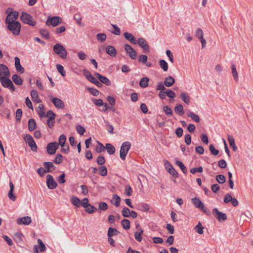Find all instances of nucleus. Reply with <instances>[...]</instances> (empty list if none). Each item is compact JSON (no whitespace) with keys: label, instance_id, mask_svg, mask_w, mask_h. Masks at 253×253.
<instances>
[{"label":"nucleus","instance_id":"5701e85b","mask_svg":"<svg viewBox=\"0 0 253 253\" xmlns=\"http://www.w3.org/2000/svg\"><path fill=\"white\" fill-rule=\"evenodd\" d=\"M106 52L112 57H115L116 56V50L115 47L112 45H108L106 46Z\"/></svg>","mask_w":253,"mask_h":253},{"label":"nucleus","instance_id":"aec40b11","mask_svg":"<svg viewBox=\"0 0 253 253\" xmlns=\"http://www.w3.org/2000/svg\"><path fill=\"white\" fill-rule=\"evenodd\" d=\"M15 60V66L16 70L18 72H19L21 74H22L24 72V68L21 65L20 59L18 57H15L14 58Z\"/></svg>","mask_w":253,"mask_h":253},{"label":"nucleus","instance_id":"69168bd1","mask_svg":"<svg viewBox=\"0 0 253 253\" xmlns=\"http://www.w3.org/2000/svg\"><path fill=\"white\" fill-rule=\"evenodd\" d=\"M91 100L97 106H100L104 104L103 100L101 99H96L95 98H92Z\"/></svg>","mask_w":253,"mask_h":253},{"label":"nucleus","instance_id":"bb28decb","mask_svg":"<svg viewBox=\"0 0 253 253\" xmlns=\"http://www.w3.org/2000/svg\"><path fill=\"white\" fill-rule=\"evenodd\" d=\"M13 82L17 85H22L23 82L22 79L17 74H14L12 77Z\"/></svg>","mask_w":253,"mask_h":253},{"label":"nucleus","instance_id":"6e6d98bb","mask_svg":"<svg viewBox=\"0 0 253 253\" xmlns=\"http://www.w3.org/2000/svg\"><path fill=\"white\" fill-rule=\"evenodd\" d=\"M130 211L127 208L125 207L122 211V214L124 217H128L130 216Z\"/></svg>","mask_w":253,"mask_h":253},{"label":"nucleus","instance_id":"4c0bfd02","mask_svg":"<svg viewBox=\"0 0 253 253\" xmlns=\"http://www.w3.org/2000/svg\"><path fill=\"white\" fill-rule=\"evenodd\" d=\"M66 141V136L64 134H61L59 138L58 144L60 145L61 147H64L66 145L65 142Z\"/></svg>","mask_w":253,"mask_h":253},{"label":"nucleus","instance_id":"a19ab883","mask_svg":"<svg viewBox=\"0 0 253 253\" xmlns=\"http://www.w3.org/2000/svg\"><path fill=\"white\" fill-rule=\"evenodd\" d=\"M140 232L136 231L134 233V237L136 241L141 242L142 241L141 235L143 233V230L142 229H139Z\"/></svg>","mask_w":253,"mask_h":253},{"label":"nucleus","instance_id":"39448f33","mask_svg":"<svg viewBox=\"0 0 253 253\" xmlns=\"http://www.w3.org/2000/svg\"><path fill=\"white\" fill-rule=\"evenodd\" d=\"M21 20L25 24L30 26H34L36 24V22L33 20V17L29 13L22 12L20 16Z\"/></svg>","mask_w":253,"mask_h":253},{"label":"nucleus","instance_id":"20e7f679","mask_svg":"<svg viewBox=\"0 0 253 253\" xmlns=\"http://www.w3.org/2000/svg\"><path fill=\"white\" fill-rule=\"evenodd\" d=\"M9 77L0 76V82L4 87L7 88L11 91H14L15 89V86Z\"/></svg>","mask_w":253,"mask_h":253},{"label":"nucleus","instance_id":"cd10ccee","mask_svg":"<svg viewBox=\"0 0 253 253\" xmlns=\"http://www.w3.org/2000/svg\"><path fill=\"white\" fill-rule=\"evenodd\" d=\"M231 68V73L233 77V78L236 82H237L238 80V75L236 69V65L235 64H232Z\"/></svg>","mask_w":253,"mask_h":253},{"label":"nucleus","instance_id":"a211bd4d","mask_svg":"<svg viewBox=\"0 0 253 253\" xmlns=\"http://www.w3.org/2000/svg\"><path fill=\"white\" fill-rule=\"evenodd\" d=\"M43 165L47 172H51L56 169L55 166L51 162H45Z\"/></svg>","mask_w":253,"mask_h":253},{"label":"nucleus","instance_id":"f8f14e48","mask_svg":"<svg viewBox=\"0 0 253 253\" xmlns=\"http://www.w3.org/2000/svg\"><path fill=\"white\" fill-rule=\"evenodd\" d=\"M94 75L102 84H103L108 86L111 85V83L110 81L106 77L102 76L100 74L97 72H95Z\"/></svg>","mask_w":253,"mask_h":253},{"label":"nucleus","instance_id":"ea45409f","mask_svg":"<svg viewBox=\"0 0 253 253\" xmlns=\"http://www.w3.org/2000/svg\"><path fill=\"white\" fill-rule=\"evenodd\" d=\"M40 33L41 36L45 39H49V32L45 29H42L40 30Z\"/></svg>","mask_w":253,"mask_h":253},{"label":"nucleus","instance_id":"c03bdc74","mask_svg":"<svg viewBox=\"0 0 253 253\" xmlns=\"http://www.w3.org/2000/svg\"><path fill=\"white\" fill-rule=\"evenodd\" d=\"M121 224L125 229L127 230L130 228V222L127 219H123L121 221Z\"/></svg>","mask_w":253,"mask_h":253},{"label":"nucleus","instance_id":"7c9ffc66","mask_svg":"<svg viewBox=\"0 0 253 253\" xmlns=\"http://www.w3.org/2000/svg\"><path fill=\"white\" fill-rule=\"evenodd\" d=\"M31 96L32 99L34 102H41V100L39 99L38 100L39 97L38 92L36 90L33 89L31 91Z\"/></svg>","mask_w":253,"mask_h":253},{"label":"nucleus","instance_id":"e433bc0d","mask_svg":"<svg viewBox=\"0 0 253 253\" xmlns=\"http://www.w3.org/2000/svg\"><path fill=\"white\" fill-rule=\"evenodd\" d=\"M159 65L161 69L164 71H167L168 70V64L167 62L164 59L159 61Z\"/></svg>","mask_w":253,"mask_h":253},{"label":"nucleus","instance_id":"393cba45","mask_svg":"<svg viewBox=\"0 0 253 253\" xmlns=\"http://www.w3.org/2000/svg\"><path fill=\"white\" fill-rule=\"evenodd\" d=\"M187 116L188 117H191V119L195 122L199 123L200 121V118L198 115L195 114L194 112L188 111L187 113Z\"/></svg>","mask_w":253,"mask_h":253},{"label":"nucleus","instance_id":"7ed1b4c3","mask_svg":"<svg viewBox=\"0 0 253 253\" xmlns=\"http://www.w3.org/2000/svg\"><path fill=\"white\" fill-rule=\"evenodd\" d=\"M130 147L131 143L128 141H126L122 143L120 151V158L122 160H125L126 159V156L130 149Z\"/></svg>","mask_w":253,"mask_h":253},{"label":"nucleus","instance_id":"a878e982","mask_svg":"<svg viewBox=\"0 0 253 253\" xmlns=\"http://www.w3.org/2000/svg\"><path fill=\"white\" fill-rule=\"evenodd\" d=\"M105 149L107 150V152L109 155L114 154L116 151L115 147L110 143L106 144Z\"/></svg>","mask_w":253,"mask_h":253},{"label":"nucleus","instance_id":"052dcab7","mask_svg":"<svg viewBox=\"0 0 253 253\" xmlns=\"http://www.w3.org/2000/svg\"><path fill=\"white\" fill-rule=\"evenodd\" d=\"M62 156L60 154L56 155L55 159L53 160V163L56 164H59L62 162Z\"/></svg>","mask_w":253,"mask_h":253},{"label":"nucleus","instance_id":"603ef678","mask_svg":"<svg viewBox=\"0 0 253 253\" xmlns=\"http://www.w3.org/2000/svg\"><path fill=\"white\" fill-rule=\"evenodd\" d=\"M113 199L114 200L115 203H113L116 207L120 206L121 202V198L117 194L113 195Z\"/></svg>","mask_w":253,"mask_h":253},{"label":"nucleus","instance_id":"338daca9","mask_svg":"<svg viewBox=\"0 0 253 253\" xmlns=\"http://www.w3.org/2000/svg\"><path fill=\"white\" fill-rule=\"evenodd\" d=\"M76 130L81 135H83L85 131L84 128L81 125L76 126Z\"/></svg>","mask_w":253,"mask_h":253},{"label":"nucleus","instance_id":"6e6552de","mask_svg":"<svg viewBox=\"0 0 253 253\" xmlns=\"http://www.w3.org/2000/svg\"><path fill=\"white\" fill-rule=\"evenodd\" d=\"M59 144L57 142H50L46 146L47 152L49 155H53L56 153Z\"/></svg>","mask_w":253,"mask_h":253},{"label":"nucleus","instance_id":"412c9836","mask_svg":"<svg viewBox=\"0 0 253 253\" xmlns=\"http://www.w3.org/2000/svg\"><path fill=\"white\" fill-rule=\"evenodd\" d=\"M10 190L8 193V198L12 201H15L16 200V196L13 194L14 191V184L10 181L9 183Z\"/></svg>","mask_w":253,"mask_h":253},{"label":"nucleus","instance_id":"8fccbe9b","mask_svg":"<svg viewBox=\"0 0 253 253\" xmlns=\"http://www.w3.org/2000/svg\"><path fill=\"white\" fill-rule=\"evenodd\" d=\"M98 145L96 146L95 148V151L97 153H99L101 152L104 151L105 149V146H104L99 141H97Z\"/></svg>","mask_w":253,"mask_h":253},{"label":"nucleus","instance_id":"4be33fe9","mask_svg":"<svg viewBox=\"0 0 253 253\" xmlns=\"http://www.w3.org/2000/svg\"><path fill=\"white\" fill-rule=\"evenodd\" d=\"M175 83V80L174 78L169 76L166 78L164 80V84L167 87H170L172 86Z\"/></svg>","mask_w":253,"mask_h":253},{"label":"nucleus","instance_id":"680f3d73","mask_svg":"<svg viewBox=\"0 0 253 253\" xmlns=\"http://www.w3.org/2000/svg\"><path fill=\"white\" fill-rule=\"evenodd\" d=\"M216 180L218 183L222 184L225 182V177L222 174H219L216 176Z\"/></svg>","mask_w":253,"mask_h":253},{"label":"nucleus","instance_id":"de8ad7c7","mask_svg":"<svg viewBox=\"0 0 253 253\" xmlns=\"http://www.w3.org/2000/svg\"><path fill=\"white\" fill-rule=\"evenodd\" d=\"M163 111L168 116L172 115V111L169 106H164L163 108Z\"/></svg>","mask_w":253,"mask_h":253},{"label":"nucleus","instance_id":"864d4df0","mask_svg":"<svg viewBox=\"0 0 253 253\" xmlns=\"http://www.w3.org/2000/svg\"><path fill=\"white\" fill-rule=\"evenodd\" d=\"M74 19L76 21L79 25L81 26L82 25V18L80 13H76L74 16Z\"/></svg>","mask_w":253,"mask_h":253},{"label":"nucleus","instance_id":"6ab92c4d","mask_svg":"<svg viewBox=\"0 0 253 253\" xmlns=\"http://www.w3.org/2000/svg\"><path fill=\"white\" fill-rule=\"evenodd\" d=\"M124 37L127 41H129L131 43L136 44L137 43V40L136 38L130 33L125 32L124 33Z\"/></svg>","mask_w":253,"mask_h":253},{"label":"nucleus","instance_id":"1a4fd4ad","mask_svg":"<svg viewBox=\"0 0 253 253\" xmlns=\"http://www.w3.org/2000/svg\"><path fill=\"white\" fill-rule=\"evenodd\" d=\"M46 184L49 189H54L57 186V183L54 180L53 176L49 174L46 176Z\"/></svg>","mask_w":253,"mask_h":253},{"label":"nucleus","instance_id":"2f4dec72","mask_svg":"<svg viewBox=\"0 0 253 253\" xmlns=\"http://www.w3.org/2000/svg\"><path fill=\"white\" fill-rule=\"evenodd\" d=\"M149 81V79L147 77H143L141 79L139 82V85L143 88L146 87L148 86V82Z\"/></svg>","mask_w":253,"mask_h":253},{"label":"nucleus","instance_id":"58836bf2","mask_svg":"<svg viewBox=\"0 0 253 253\" xmlns=\"http://www.w3.org/2000/svg\"><path fill=\"white\" fill-rule=\"evenodd\" d=\"M71 201L72 204L73 205L76 206L77 207H80L81 201L78 197H77L76 196H73L71 198Z\"/></svg>","mask_w":253,"mask_h":253},{"label":"nucleus","instance_id":"2eb2a0df","mask_svg":"<svg viewBox=\"0 0 253 253\" xmlns=\"http://www.w3.org/2000/svg\"><path fill=\"white\" fill-rule=\"evenodd\" d=\"M10 75V72L7 67L3 64H0V76L9 77Z\"/></svg>","mask_w":253,"mask_h":253},{"label":"nucleus","instance_id":"09e8293b","mask_svg":"<svg viewBox=\"0 0 253 253\" xmlns=\"http://www.w3.org/2000/svg\"><path fill=\"white\" fill-rule=\"evenodd\" d=\"M45 117L48 118V120H54L56 115L53 113V112L51 110H49L47 112Z\"/></svg>","mask_w":253,"mask_h":253},{"label":"nucleus","instance_id":"9b49d317","mask_svg":"<svg viewBox=\"0 0 253 253\" xmlns=\"http://www.w3.org/2000/svg\"><path fill=\"white\" fill-rule=\"evenodd\" d=\"M212 213L219 221H224L227 219L226 214L219 211L217 208L213 209Z\"/></svg>","mask_w":253,"mask_h":253},{"label":"nucleus","instance_id":"4d7b16f0","mask_svg":"<svg viewBox=\"0 0 253 253\" xmlns=\"http://www.w3.org/2000/svg\"><path fill=\"white\" fill-rule=\"evenodd\" d=\"M209 149L211 153L214 156L217 155L219 153V151L215 148L213 144L209 145Z\"/></svg>","mask_w":253,"mask_h":253},{"label":"nucleus","instance_id":"f257e3e1","mask_svg":"<svg viewBox=\"0 0 253 253\" xmlns=\"http://www.w3.org/2000/svg\"><path fill=\"white\" fill-rule=\"evenodd\" d=\"M5 23L7 25L8 29L15 36L19 35L21 29V24L17 21L10 20V15H7L5 19Z\"/></svg>","mask_w":253,"mask_h":253},{"label":"nucleus","instance_id":"0eeeda50","mask_svg":"<svg viewBox=\"0 0 253 253\" xmlns=\"http://www.w3.org/2000/svg\"><path fill=\"white\" fill-rule=\"evenodd\" d=\"M24 139L26 142L28 144L31 150L33 151L36 152L38 147L33 137L30 134H27L25 136Z\"/></svg>","mask_w":253,"mask_h":253},{"label":"nucleus","instance_id":"37998d69","mask_svg":"<svg viewBox=\"0 0 253 253\" xmlns=\"http://www.w3.org/2000/svg\"><path fill=\"white\" fill-rule=\"evenodd\" d=\"M7 15H10V21L12 20H15L17 19L19 16V13L17 11H10L9 13H8Z\"/></svg>","mask_w":253,"mask_h":253},{"label":"nucleus","instance_id":"f3484780","mask_svg":"<svg viewBox=\"0 0 253 253\" xmlns=\"http://www.w3.org/2000/svg\"><path fill=\"white\" fill-rule=\"evenodd\" d=\"M52 102L54 104L55 106L57 108L62 109L65 106L64 102L61 99L58 98H53Z\"/></svg>","mask_w":253,"mask_h":253},{"label":"nucleus","instance_id":"9d476101","mask_svg":"<svg viewBox=\"0 0 253 253\" xmlns=\"http://www.w3.org/2000/svg\"><path fill=\"white\" fill-rule=\"evenodd\" d=\"M124 47L126 53L132 59H136L137 55L136 52L130 45L126 44Z\"/></svg>","mask_w":253,"mask_h":253},{"label":"nucleus","instance_id":"79ce46f5","mask_svg":"<svg viewBox=\"0 0 253 253\" xmlns=\"http://www.w3.org/2000/svg\"><path fill=\"white\" fill-rule=\"evenodd\" d=\"M99 174L103 176H105L107 174V169L105 166H101L99 167Z\"/></svg>","mask_w":253,"mask_h":253},{"label":"nucleus","instance_id":"a18cd8bd","mask_svg":"<svg viewBox=\"0 0 253 253\" xmlns=\"http://www.w3.org/2000/svg\"><path fill=\"white\" fill-rule=\"evenodd\" d=\"M96 37L98 41L103 42L106 40L107 36L104 33H99L96 35Z\"/></svg>","mask_w":253,"mask_h":253},{"label":"nucleus","instance_id":"4468645a","mask_svg":"<svg viewBox=\"0 0 253 253\" xmlns=\"http://www.w3.org/2000/svg\"><path fill=\"white\" fill-rule=\"evenodd\" d=\"M166 169H168V172L170 174L174 176V177H178V173L174 169L171 164L167 161V163H165Z\"/></svg>","mask_w":253,"mask_h":253},{"label":"nucleus","instance_id":"c756f323","mask_svg":"<svg viewBox=\"0 0 253 253\" xmlns=\"http://www.w3.org/2000/svg\"><path fill=\"white\" fill-rule=\"evenodd\" d=\"M120 233V232L116 228L109 227L107 235L108 237H112L114 235H117Z\"/></svg>","mask_w":253,"mask_h":253},{"label":"nucleus","instance_id":"f03ea898","mask_svg":"<svg viewBox=\"0 0 253 253\" xmlns=\"http://www.w3.org/2000/svg\"><path fill=\"white\" fill-rule=\"evenodd\" d=\"M54 52L62 59H66L67 52L65 47L60 43H56L53 47Z\"/></svg>","mask_w":253,"mask_h":253},{"label":"nucleus","instance_id":"bf43d9fd","mask_svg":"<svg viewBox=\"0 0 253 253\" xmlns=\"http://www.w3.org/2000/svg\"><path fill=\"white\" fill-rule=\"evenodd\" d=\"M97 210V209L93 206L90 204L88 206L87 208L85 209V211L88 213H92Z\"/></svg>","mask_w":253,"mask_h":253},{"label":"nucleus","instance_id":"72a5a7b5","mask_svg":"<svg viewBox=\"0 0 253 253\" xmlns=\"http://www.w3.org/2000/svg\"><path fill=\"white\" fill-rule=\"evenodd\" d=\"M192 203L196 208H200L203 203L197 197H195L192 199Z\"/></svg>","mask_w":253,"mask_h":253},{"label":"nucleus","instance_id":"5fc2aeb1","mask_svg":"<svg viewBox=\"0 0 253 253\" xmlns=\"http://www.w3.org/2000/svg\"><path fill=\"white\" fill-rule=\"evenodd\" d=\"M87 90L93 96H97L99 95V92L96 89H95V88H93L92 87H87Z\"/></svg>","mask_w":253,"mask_h":253},{"label":"nucleus","instance_id":"ddd939ff","mask_svg":"<svg viewBox=\"0 0 253 253\" xmlns=\"http://www.w3.org/2000/svg\"><path fill=\"white\" fill-rule=\"evenodd\" d=\"M137 43L143 49L144 52H149V45L145 39L142 38H139L137 40Z\"/></svg>","mask_w":253,"mask_h":253},{"label":"nucleus","instance_id":"f704fd0d","mask_svg":"<svg viewBox=\"0 0 253 253\" xmlns=\"http://www.w3.org/2000/svg\"><path fill=\"white\" fill-rule=\"evenodd\" d=\"M180 97L181 99L186 104H189L190 102V97L186 92H182L180 94Z\"/></svg>","mask_w":253,"mask_h":253},{"label":"nucleus","instance_id":"e2e57ef3","mask_svg":"<svg viewBox=\"0 0 253 253\" xmlns=\"http://www.w3.org/2000/svg\"><path fill=\"white\" fill-rule=\"evenodd\" d=\"M22 115V110L21 109H18L16 112V120L17 122H20Z\"/></svg>","mask_w":253,"mask_h":253},{"label":"nucleus","instance_id":"c85d7f7f","mask_svg":"<svg viewBox=\"0 0 253 253\" xmlns=\"http://www.w3.org/2000/svg\"><path fill=\"white\" fill-rule=\"evenodd\" d=\"M174 111L180 116H182L184 113L183 107L180 104H177L176 105L174 108Z\"/></svg>","mask_w":253,"mask_h":253},{"label":"nucleus","instance_id":"13d9d810","mask_svg":"<svg viewBox=\"0 0 253 253\" xmlns=\"http://www.w3.org/2000/svg\"><path fill=\"white\" fill-rule=\"evenodd\" d=\"M56 68H57V70H58V72H59L62 76H63V77L65 76L66 72L64 71V67L62 65H61L60 64H57Z\"/></svg>","mask_w":253,"mask_h":253},{"label":"nucleus","instance_id":"423d86ee","mask_svg":"<svg viewBox=\"0 0 253 253\" xmlns=\"http://www.w3.org/2000/svg\"><path fill=\"white\" fill-rule=\"evenodd\" d=\"M62 21L59 16H53L52 17H49L46 21V25H52L53 27H55L62 23Z\"/></svg>","mask_w":253,"mask_h":253},{"label":"nucleus","instance_id":"dca6fc26","mask_svg":"<svg viewBox=\"0 0 253 253\" xmlns=\"http://www.w3.org/2000/svg\"><path fill=\"white\" fill-rule=\"evenodd\" d=\"M32 222L31 218L30 216H26L19 218L17 219V223L19 225L24 224L29 225Z\"/></svg>","mask_w":253,"mask_h":253},{"label":"nucleus","instance_id":"3c124183","mask_svg":"<svg viewBox=\"0 0 253 253\" xmlns=\"http://www.w3.org/2000/svg\"><path fill=\"white\" fill-rule=\"evenodd\" d=\"M138 209L141 211H148L149 209V206L147 204L143 203L142 204H139L138 206Z\"/></svg>","mask_w":253,"mask_h":253},{"label":"nucleus","instance_id":"473e14b6","mask_svg":"<svg viewBox=\"0 0 253 253\" xmlns=\"http://www.w3.org/2000/svg\"><path fill=\"white\" fill-rule=\"evenodd\" d=\"M36 127V123L34 119H30L28 121V129L30 131L34 130Z\"/></svg>","mask_w":253,"mask_h":253},{"label":"nucleus","instance_id":"0e129e2a","mask_svg":"<svg viewBox=\"0 0 253 253\" xmlns=\"http://www.w3.org/2000/svg\"><path fill=\"white\" fill-rule=\"evenodd\" d=\"M39 115L40 118H42L45 117V113L44 111V106L42 104H40L39 106Z\"/></svg>","mask_w":253,"mask_h":253},{"label":"nucleus","instance_id":"c9c22d12","mask_svg":"<svg viewBox=\"0 0 253 253\" xmlns=\"http://www.w3.org/2000/svg\"><path fill=\"white\" fill-rule=\"evenodd\" d=\"M175 164L180 168V169L184 173H187V169L186 167L184 166V165L182 163V162L179 160H176L175 161Z\"/></svg>","mask_w":253,"mask_h":253},{"label":"nucleus","instance_id":"b1692460","mask_svg":"<svg viewBox=\"0 0 253 253\" xmlns=\"http://www.w3.org/2000/svg\"><path fill=\"white\" fill-rule=\"evenodd\" d=\"M228 140L230 146L232 148L233 151H236L237 150V147L236 146L235 143V139L233 136L228 135Z\"/></svg>","mask_w":253,"mask_h":253},{"label":"nucleus","instance_id":"49530a36","mask_svg":"<svg viewBox=\"0 0 253 253\" xmlns=\"http://www.w3.org/2000/svg\"><path fill=\"white\" fill-rule=\"evenodd\" d=\"M104 123H105L108 132L110 134H113L114 133L113 126L112 125H110L108 121L105 120Z\"/></svg>","mask_w":253,"mask_h":253},{"label":"nucleus","instance_id":"774afa93","mask_svg":"<svg viewBox=\"0 0 253 253\" xmlns=\"http://www.w3.org/2000/svg\"><path fill=\"white\" fill-rule=\"evenodd\" d=\"M204 33L201 28H198L195 32V36L199 39H202L203 37Z\"/></svg>","mask_w":253,"mask_h":253}]
</instances>
